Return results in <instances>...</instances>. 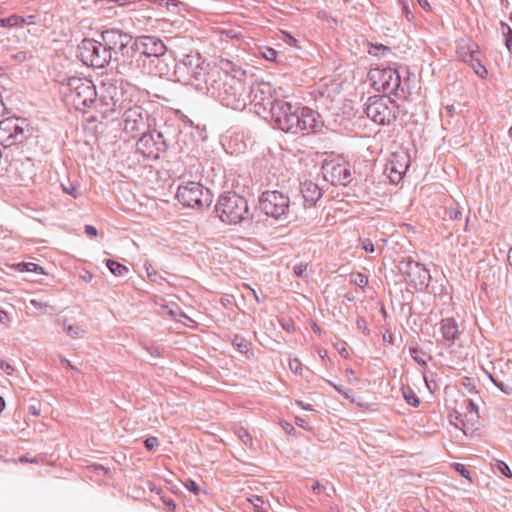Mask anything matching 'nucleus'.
<instances>
[{
    "label": "nucleus",
    "mask_w": 512,
    "mask_h": 512,
    "mask_svg": "<svg viewBox=\"0 0 512 512\" xmlns=\"http://www.w3.org/2000/svg\"><path fill=\"white\" fill-rule=\"evenodd\" d=\"M223 73L216 72L210 77L207 90L223 106L233 110L242 111L245 109L248 100L249 85L240 78L230 75L227 70L232 68V62L221 60Z\"/></svg>",
    "instance_id": "obj_1"
},
{
    "label": "nucleus",
    "mask_w": 512,
    "mask_h": 512,
    "mask_svg": "<svg viewBox=\"0 0 512 512\" xmlns=\"http://www.w3.org/2000/svg\"><path fill=\"white\" fill-rule=\"evenodd\" d=\"M269 116L278 129L292 134L315 132L319 126L320 117L316 111L299 103L292 104L285 98L276 102Z\"/></svg>",
    "instance_id": "obj_2"
},
{
    "label": "nucleus",
    "mask_w": 512,
    "mask_h": 512,
    "mask_svg": "<svg viewBox=\"0 0 512 512\" xmlns=\"http://www.w3.org/2000/svg\"><path fill=\"white\" fill-rule=\"evenodd\" d=\"M137 49L140 56L141 73H155L167 75L170 71L165 62L167 47L164 42L153 35H141L136 37Z\"/></svg>",
    "instance_id": "obj_3"
},
{
    "label": "nucleus",
    "mask_w": 512,
    "mask_h": 512,
    "mask_svg": "<svg viewBox=\"0 0 512 512\" xmlns=\"http://www.w3.org/2000/svg\"><path fill=\"white\" fill-rule=\"evenodd\" d=\"M175 136L176 129L172 127L163 129L157 125L150 132L138 136L136 151L146 160H158L166 155Z\"/></svg>",
    "instance_id": "obj_4"
},
{
    "label": "nucleus",
    "mask_w": 512,
    "mask_h": 512,
    "mask_svg": "<svg viewBox=\"0 0 512 512\" xmlns=\"http://www.w3.org/2000/svg\"><path fill=\"white\" fill-rule=\"evenodd\" d=\"M67 90L65 95L76 110L85 111L95 104L98 93L92 81L81 77H68L61 81Z\"/></svg>",
    "instance_id": "obj_5"
},
{
    "label": "nucleus",
    "mask_w": 512,
    "mask_h": 512,
    "mask_svg": "<svg viewBox=\"0 0 512 512\" xmlns=\"http://www.w3.org/2000/svg\"><path fill=\"white\" fill-rule=\"evenodd\" d=\"M215 212L222 222L238 224L248 219V202L236 192H227L219 197Z\"/></svg>",
    "instance_id": "obj_6"
},
{
    "label": "nucleus",
    "mask_w": 512,
    "mask_h": 512,
    "mask_svg": "<svg viewBox=\"0 0 512 512\" xmlns=\"http://www.w3.org/2000/svg\"><path fill=\"white\" fill-rule=\"evenodd\" d=\"M204 64L205 60L199 53L185 55L175 64L174 75L179 82L198 88L207 83Z\"/></svg>",
    "instance_id": "obj_7"
},
{
    "label": "nucleus",
    "mask_w": 512,
    "mask_h": 512,
    "mask_svg": "<svg viewBox=\"0 0 512 512\" xmlns=\"http://www.w3.org/2000/svg\"><path fill=\"white\" fill-rule=\"evenodd\" d=\"M364 112L378 125H391L397 119L399 105L387 95H375L368 98Z\"/></svg>",
    "instance_id": "obj_8"
},
{
    "label": "nucleus",
    "mask_w": 512,
    "mask_h": 512,
    "mask_svg": "<svg viewBox=\"0 0 512 512\" xmlns=\"http://www.w3.org/2000/svg\"><path fill=\"white\" fill-rule=\"evenodd\" d=\"M124 132L132 138L150 132L157 126V120L153 113L140 105H134L124 110L123 115Z\"/></svg>",
    "instance_id": "obj_9"
},
{
    "label": "nucleus",
    "mask_w": 512,
    "mask_h": 512,
    "mask_svg": "<svg viewBox=\"0 0 512 512\" xmlns=\"http://www.w3.org/2000/svg\"><path fill=\"white\" fill-rule=\"evenodd\" d=\"M31 135L26 119L9 117L0 121V144L5 148L24 143Z\"/></svg>",
    "instance_id": "obj_10"
},
{
    "label": "nucleus",
    "mask_w": 512,
    "mask_h": 512,
    "mask_svg": "<svg viewBox=\"0 0 512 512\" xmlns=\"http://www.w3.org/2000/svg\"><path fill=\"white\" fill-rule=\"evenodd\" d=\"M78 57L87 66L95 69L104 68L111 62V52H108L102 41L85 38L78 46Z\"/></svg>",
    "instance_id": "obj_11"
},
{
    "label": "nucleus",
    "mask_w": 512,
    "mask_h": 512,
    "mask_svg": "<svg viewBox=\"0 0 512 512\" xmlns=\"http://www.w3.org/2000/svg\"><path fill=\"white\" fill-rule=\"evenodd\" d=\"M176 197L184 206L202 208L210 206L213 195L208 188H205L199 182L189 181L179 185Z\"/></svg>",
    "instance_id": "obj_12"
},
{
    "label": "nucleus",
    "mask_w": 512,
    "mask_h": 512,
    "mask_svg": "<svg viewBox=\"0 0 512 512\" xmlns=\"http://www.w3.org/2000/svg\"><path fill=\"white\" fill-rule=\"evenodd\" d=\"M248 99H250V104L254 106L257 114L269 115L276 102L281 98L277 96L275 89L270 83L261 82L249 86Z\"/></svg>",
    "instance_id": "obj_13"
},
{
    "label": "nucleus",
    "mask_w": 512,
    "mask_h": 512,
    "mask_svg": "<svg viewBox=\"0 0 512 512\" xmlns=\"http://www.w3.org/2000/svg\"><path fill=\"white\" fill-rule=\"evenodd\" d=\"M289 197L277 190H267L259 197V208L268 217L281 219L289 211Z\"/></svg>",
    "instance_id": "obj_14"
},
{
    "label": "nucleus",
    "mask_w": 512,
    "mask_h": 512,
    "mask_svg": "<svg viewBox=\"0 0 512 512\" xmlns=\"http://www.w3.org/2000/svg\"><path fill=\"white\" fill-rule=\"evenodd\" d=\"M398 268L405 276L406 281L415 288H425L429 285L431 275L422 263L408 257L400 261Z\"/></svg>",
    "instance_id": "obj_15"
},
{
    "label": "nucleus",
    "mask_w": 512,
    "mask_h": 512,
    "mask_svg": "<svg viewBox=\"0 0 512 512\" xmlns=\"http://www.w3.org/2000/svg\"><path fill=\"white\" fill-rule=\"evenodd\" d=\"M121 69V73L126 75L141 74L140 56L137 49L136 37L131 35V41H127L120 49L119 59L116 60Z\"/></svg>",
    "instance_id": "obj_16"
},
{
    "label": "nucleus",
    "mask_w": 512,
    "mask_h": 512,
    "mask_svg": "<svg viewBox=\"0 0 512 512\" xmlns=\"http://www.w3.org/2000/svg\"><path fill=\"white\" fill-rule=\"evenodd\" d=\"M371 79L374 85H377L378 90H382L386 94L397 95L398 91L403 88L401 87V76L397 69L384 68L374 69L370 72Z\"/></svg>",
    "instance_id": "obj_17"
},
{
    "label": "nucleus",
    "mask_w": 512,
    "mask_h": 512,
    "mask_svg": "<svg viewBox=\"0 0 512 512\" xmlns=\"http://www.w3.org/2000/svg\"><path fill=\"white\" fill-rule=\"evenodd\" d=\"M324 178L334 186H346L351 181L350 166L346 162H326L323 167Z\"/></svg>",
    "instance_id": "obj_18"
},
{
    "label": "nucleus",
    "mask_w": 512,
    "mask_h": 512,
    "mask_svg": "<svg viewBox=\"0 0 512 512\" xmlns=\"http://www.w3.org/2000/svg\"><path fill=\"white\" fill-rule=\"evenodd\" d=\"M101 39L108 52H111V59L118 60L120 49L131 41V34L111 28L101 33Z\"/></svg>",
    "instance_id": "obj_19"
},
{
    "label": "nucleus",
    "mask_w": 512,
    "mask_h": 512,
    "mask_svg": "<svg viewBox=\"0 0 512 512\" xmlns=\"http://www.w3.org/2000/svg\"><path fill=\"white\" fill-rule=\"evenodd\" d=\"M410 166V157L406 153H394L391 155L385 167L390 181L393 184H398L405 175Z\"/></svg>",
    "instance_id": "obj_20"
},
{
    "label": "nucleus",
    "mask_w": 512,
    "mask_h": 512,
    "mask_svg": "<svg viewBox=\"0 0 512 512\" xmlns=\"http://www.w3.org/2000/svg\"><path fill=\"white\" fill-rule=\"evenodd\" d=\"M440 330L447 347H451L458 339L460 332L456 320L452 317L444 318L440 322Z\"/></svg>",
    "instance_id": "obj_21"
},
{
    "label": "nucleus",
    "mask_w": 512,
    "mask_h": 512,
    "mask_svg": "<svg viewBox=\"0 0 512 512\" xmlns=\"http://www.w3.org/2000/svg\"><path fill=\"white\" fill-rule=\"evenodd\" d=\"M456 52L463 62H473L479 53V46L469 38H462L457 42Z\"/></svg>",
    "instance_id": "obj_22"
},
{
    "label": "nucleus",
    "mask_w": 512,
    "mask_h": 512,
    "mask_svg": "<svg viewBox=\"0 0 512 512\" xmlns=\"http://www.w3.org/2000/svg\"><path fill=\"white\" fill-rule=\"evenodd\" d=\"M300 192L303 196L305 205L315 206L322 197V189L313 181L307 180L300 183Z\"/></svg>",
    "instance_id": "obj_23"
},
{
    "label": "nucleus",
    "mask_w": 512,
    "mask_h": 512,
    "mask_svg": "<svg viewBox=\"0 0 512 512\" xmlns=\"http://www.w3.org/2000/svg\"><path fill=\"white\" fill-rule=\"evenodd\" d=\"M110 89H112L113 95H111L110 100L104 104V106H106L104 112L121 113L122 110L126 109L124 103L125 101L123 99V92L114 84H110Z\"/></svg>",
    "instance_id": "obj_24"
},
{
    "label": "nucleus",
    "mask_w": 512,
    "mask_h": 512,
    "mask_svg": "<svg viewBox=\"0 0 512 512\" xmlns=\"http://www.w3.org/2000/svg\"><path fill=\"white\" fill-rule=\"evenodd\" d=\"M463 418L465 421V435H467L469 432H472L475 429V425L478 423L479 420V413L478 411H465L463 413Z\"/></svg>",
    "instance_id": "obj_25"
},
{
    "label": "nucleus",
    "mask_w": 512,
    "mask_h": 512,
    "mask_svg": "<svg viewBox=\"0 0 512 512\" xmlns=\"http://www.w3.org/2000/svg\"><path fill=\"white\" fill-rule=\"evenodd\" d=\"M489 378L494 383V385L498 387L504 394H512V378L500 380L498 377H494L492 375H489Z\"/></svg>",
    "instance_id": "obj_26"
},
{
    "label": "nucleus",
    "mask_w": 512,
    "mask_h": 512,
    "mask_svg": "<svg viewBox=\"0 0 512 512\" xmlns=\"http://www.w3.org/2000/svg\"><path fill=\"white\" fill-rule=\"evenodd\" d=\"M106 265L115 276H124L128 273V268L115 260L108 259Z\"/></svg>",
    "instance_id": "obj_27"
},
{
    "label": "nucleus",
    "mask_w": 512,
    "mask_h": 512,
    "mask_svg": "<svg viewBox=\"0 0 512 512\" xmlns=\"http://www.w3.org/2000/svg\"><path fill=\"white\" fill-rule=\"evenodd\" d=\"M232 345L234 346L235 349H237L240 353L243 354H246L251 348V342L239 335H235V337L232 340Z\"/></svg>",
    "instance_id": "obj_28"
},
{
    "label": "nucleus",
    "mask_w": 512,
    "mask_h": 512,
    "mask_svg": "<svg viewBox=\"0 0 512 512\" xmlns=\"http://www.w3.org/2000/svg\"><path fill=\"white\" fill-rule=\"evenodd\" d=\"M449 420L452 425L463 431V433L465 434V421L463 418V413L455 410L453 413L450 414Z\"/></svg>",
    "instance_id": "obj_29"
},
{
    "label": "nucleus",
    "mask_w": 512,
    "mask_h": 512,
    "mask_svg": "<svg viewBox=\"0 0 512 512\" xmlns=\"http://www.w3.org/2000/svg\"><path fill=\"white\" fill-rule=\"evenodd\" d=\"M500 24L505 46L508 51L512 53V28L504 22H501Z\"/></svg>",
    "instance_id": "obj_30"
},
{
    "label": "nucleus",
    "mask_w": 512,
    "mask_h": 512,
    "mask_svg": "<svg viewBox=\"0 0 512 512\" xmlns=\"http://www.w3.org/2000/svg\"><path fill=\"white\" fill-rule=\"evenodd\" d=\"M248 501L253 506L254 512H268L270 505L266 507L262 497L253 495L251 498H248Z\"/></svg>",
    "instance_id": "obj_31"
},
{
    "label": "nucleus",
    "mask_w": 512,
    "mask_h": 512,
    "mask_svg": "<svg viewBox=\"0 0 512 512\" xmlns=\"http://www.w3.org/2000/svg\"><path fill=\"white\" fill-rule=\"evenodd\" d=\"M349 281L355 286L364 288L368 284V276L360 272L351 273Z\"/></svg>",
    "instance_id": "obj_32"
},
{
    "label": "nucleus",
    "mask_w": 512,
    "mask_h": 512,
    "mask_svg": "<svg viewBox=\"0 0 512 512\" xmlns=\"http://www.w3.org/2000/svg\"><path fill=\"white\" fill-rule=\"evenodd\" d=\"M402 393H403V397H404L405 401L409 405H411L413 407L419 406L420 400L417 397V395L415 394V392L413 391V389H411L410 387L403 388Z\"/></svg>",
    "instance_id": "obj_33"
},
{
    "label": "nucleus",
    "mask_w": 512,
    "mask_h": 512,
    "mask_svg": "<svg viewBox=\"0 0 512 512\" xmlns=\"http://www.w3.org/2000/svg\"><path fill=\"white\" fill-rule=\"evenodd\" d=\"M235 434L243 442V444H245L246 446L252 447V444H253L252 436L250 435V433L248 432V430L246 428L238 427L235 430Z\"/></svg>",
    "instance_id": "obj_34"
},
{
    "label": "nucleus",
    "mask_w": 512,
    "mask_h": 512,
    "mask_svg": "<svg viewBox=\"0 0 512 512\" xmlns=\"http://www.w3.org/2000/svg\"><path fill=\"white\" fill-rule=\"evenodd\" d=\"M62 325H63V328H64L65 332L67 333V335L72 337V338H79L85 332L79 326L67 325V321L66 320L63 321Z\"/></svg>",
    "instance_id": "obj_35"
},
{
    "label": "nucleus",
    "mask_w": 512,
    "mask_h": 512,
    "mask_svg": "<svg viewBox=\"0 0 512 512\" xmlns=\"http://www.w3.org/2000/svg\"><path fill=\"white\" fill-rule=\"evenodd\" d=\"M339 394L343 395L346 399H352L354 392L351 389L345 388L342 385H336L332 381H327Z\"/></svg>",
    "instance_id": "obj_36"
},
{
    "label": "nucleus",
    "mask_w": 512,
    "mask_h": 512,
    "mask_svg": "<svg viewBox=\"0 0 512 512\" xmlns=\"http://www.w3.org/2000/svg\"><path fill=\"white\" fill-rule=\"evenodd\" d=\"M474 69V72L481 78H485L488 74L487 69L481 64L479 59L476 57L473 62H469Z\"/></svg>",
    "instance_id": "obj_37"
},
{
    "label": "nucleus",
    "mask_w": 512,
    "mask_h": 512,
    "mask_svg": "<svg viewBox=\"0 0 512 512\" xmlns=\"http://www.w3.org/2000/svg\"><path fill=\"white\" fill-rule=\"evenodd\" d=\"M61 187L65 193L72 196L74 199H77L81 196L78 187L73 184H69L68 186L65 184H61Z\"/></svg>",
    "instance_id": "obj_38"
},
{
    "label": "nucleus",
    "mask_w": 512,
    "mask_h": 512,
    "mask_svg": "<svg viewBox=\"0 0 512 512\" xmlns=\"http://www.w3.org/2000/svg\"><path fill=\"white\" fill-rule=\"evenodd\" d=\"M111 83H103L102 84V93L100 96V101L104 105L108 100H110L111 95H113L112 89H110Z\"/></svg>",
    "instance_id": "obj_39"
},
{
    "label": "nucleus",
    "mask_w": 512,
    "mask_h": 512,
    "mask_svg": "<svg viewBox=\"0 0 512 512\" xmlns=\"http://www.w3.org/2000/svg\"><path fill=\"white\" fill-rule=\"evenodd\" d=\"M18 26V15L14 14L5 19H0V27Z\"/></svg>",
    "instance_id": "obj_40"
},
{
    "label": "nucleus",
    "mask_w": 512,
    "mask_h": 512,
    "mask_svg": "<svg viewBox=\"0 0 512 512\" xmlns=\"http://www.w3.org/2000/svg\"><path fill=\"white\" fill-rule=\"evenodd\" d=\"M411 357L420 365L426 366V361L420 357V353H422V350L416 347H410L409 349Z\"/></svg>",
    "instance_id": "obj_41"
},
{
    "label": "nucleus",
    "mask_w": 512,
    "mask_h": 512,
    "mask_svg": "<svg viewBox=\"0 0 512 512\" xmlns=\"http://www.w3.org/2000/svg\"><path fill=\"white\" fill-rule=\"evenodd\" d=\"M398 3L400 5L402 13L405 15L406 19L408 21H412L414 19V14L410 10L408 3L405 0H399Z\"/></svg>",
    "instance_id": "obj_42"
},
{
    "label": "nucleus",
    "mask_w": 512,
    "mask_h": 512,
    "mask_svg": "<svg viewBox=\"0 0 512 512\" xmlns=\"http://www.w3.org/2000/svg\"><path fill=\"white\" fill-rule=\"evenodd\" d=\"M38 16L37 15H29L27 17H22L18 15V25L27 24V25H35L37 23Z\"/></svg>",
    "instance_id": "obj_43"
},
{
    "label": "nucleus",
    "mask_w": 512,
    "mask_h": 512,
    "mask_svg": "<svg viewBox=\"0 0 512 512\" xmlns=\"http://www.w3.org/2000/svg\"><path fill=\"white\" fill-rule=\"evenodd\" d=\"M356 326H357V329L360 330L362 333H364L365 335H369L370 331L368 329L367 322L364 317L359 316L357 318Z\"/></svg>",
    "instance_id": "obj_44"
},
{
    "label": "nucleus",
    "mask_w": 512,
    "mask_h": 512,
    "mask_svg": "<svg viewBox=\"0 0 512 512\" xmlns=\"http://www.w3.org/2000/svg\"><path fill=\"white\" fill-rule=\"evenodd\" d=\"M497 467L502 475L506 476L507 478H512V471L505 462L497 461Z\"/></svg>",
    "instance_id": "obj_45"
},
{
    "label": "nucleus",
    "mask_w": 512,
    "mask_h": 512,
    "mask_svg": "<svg viewBox=\"0 0 512 512\" xmlns=\"http://www.w3.org/2000/svg\"><path fill=\"white\" fill-rule=\"evenodd\" d=\"M453 467L462 477L470 480V471L461 463H454Z\"/></svg>",
    "instance_id": "obj_46"
},
{
    "label": "nucleus",
    "mask_w": 512,
    "mask_h": 512,
    "mask_svg": "<svg viewBox=\"0 0 512 512\" xmlns=\"http://www.w3.org/2000/svg\"><path fill=\"white\" fill-rule=\"evenodd\" d=\"M263 57L268 61H276L277 51L273 48L266 47L262 52Z\"/></svg>",
    "instance_id": "obj_47"
},
{
    "label": "nucleus",
    "mask_w": 512,
    "mask_h": 512,
    "mask_svg": "<svg viewBox=\"0 0 512 512\" xmlns=\"http://www.w3.org/2000/svg\"><path fill=\"white\" fill-rule=\"evenodd\" d=\"M449 217L454 221H461L463 219V212L458 208H451L449 210Z\"/></svg>",
    "instance_id": "obj_48"
},
{
    "label": "nucleus",
    "mask_w": 512,
    "mask_h": 512,
    "mask_svg": "<svg viewBox=\"0 0 512 512\" xmlns=\"http://www.w3.org/2000/svg\"><path fill=\"white\" fill-rule=\"evenodd\" d=\"M158 444H159V441H158L157 437H148L144 441V445H145L146 449L149 451L154 450V448L157 447Z\"/></svg>",
    "instance_id": "obj_49"
},
{
    "label": "nucleus",
    "mask_w": 512,
    "mask_h": 512,
    "mask_svg": "<svg viewBox=\"0 0 512 512\" xmlns=\"http://www.w3.org/2000/svg\"><path fill=\"white\" fill-rule=\"evenodd\" d=\"M307 265L303 263L296 264L293 268L294 274L298 277H303L306 273Z\"/></svg>",
    "instance_id": "obj_50"
},
{
    "label": "nucleus",
    "mask_w": 512,
    "mask_h": 512,
    "mask_svg": "<svg viewBox=\"0 0 512 512\" xmlns=\"http://www.w3.org/2000/svg\"><path fill=\"white\" fill-rule=\"evenodd\" d=\"M33 263L32 262H21V263H17L16 265H14L15 269L19 272H31V265Z\"/></svg>",
    "instance_id": "obj_51"
},
{
    "label": "nucleus",
    "mask_w": 512,
    "mask_h": 512,
    "mask_svg": "<svg viewBox=\"0 0 512 512\" xmlns=\"http://www.w3.org/2000/svg\"><path fill=\"white\" fill-rule=\"evenodd\" d=\"M362 248L368 253H373L375 251L374 244L369 238L362 240Z\"/></svg>",
    "instance_id": "obj_52"
},
{
    "label": "nucleus",
    "mask_w": 512,
    "mask_h": 512,
    "mask_svg": "<svg viewBox=\"0 0 512 512\" xmlns=\"http://www.w3.org/2000/svg\"><path fill=\"white\" fill-rule=\"evenodd\" d=\"M185 487L190 491V492H193L194 494H198L199 491H200V488L198 486V484L193 481V480H187V482L185 483Z\"/></svg>",
    "instance_id": "obj_53"
},
{
    "label": "nucleus",
    "mask_w": 512,
    "mask_h": 512,
    "mask_svg": "<svg viewBox=\"0 0 512 512\" xmlns=\"http://www.w3.org/2000/svg\"><path fill=\"white\" fill-rule=\"evenodd\" d=\"M464 407L468 412L478 411V406L471 399L464 400Z\"/></svg>",
    "instance_id": "obj_54"
},
{
    "label": "nucleus",
    "mask_w": 512,
    "mask_h": 512,
    "mask_svg": "<svg viewBox=\"0 0 512 512\" xmlns=\"http://www.w3.org/2000/svg\"><path fill=\"white\" fill-rule=\"evenodd\" d=\"M0 368L8 375H12L14 372V367L4 360L0 362Z\"/></svg>",
    "instance_id": "obj_55"
},
{
    "label": "nucleus",
    "mask_w": 512,
    "mask_h": 512,
    "mask_svg": "<svg viewBox=\"0 0 512 512\" xmlns=\"http://www.w3.org/2000/svg\"><path fill=\"white\" fill-rule=\"evenodd\" d=\"M145 349L153 356L155 357H160L162 355V349L159 348V347H148V346H145Z\"/></svg>",
    "instance_id": "obj_56"
},
{
    "label": "nucleus",
    "mask_w": 512,
    "mask_h": 512,
    "mask_svg": "<svg viewBox=\"0 0 512 512\" xmlns=\"http://www.w3.org/2000/svg\"><path fill=\"white\" fill-rule=\"evenodd\" d=\"M289 367L292 371L298 373V371L301 369V363L298 359L290 360Z\"/></svg>",
    "instance_id": "obj_57"
},
{
    "label": "nucleus",
    "mask_w": 512,
    "mask_h": 512,
    "mask_svg": "<svg viewBox=\"0 0 512 512\" xmlns=\"http://www.w3.org/2000/svg\"><path fill=\"white\" fill-rule=\"evenodd\" d=\"M85 233L88 236L95 237L98 234V230L96 229V227H94L92 225H86L85 226Z\"/></svg>",
    "instance_id": "obj_58"
},
{
    "label": "nucleus",
    "mask_w": 512,
    "mask_h": 512,
    "mask_svg": "<svg viewBox=\"0 0 512 512\" xmlns=\"http://www.w3.org/2000/svg\"><path fill=\"white\" fill-rule=\"evenodd\" d=\"M30 304L36 308V309H45L48 307V305L46 303H43L39 300H36V299H31L30 300Z\"/></svg>",
    "instance_id": "obj_59"
},
{
    "label": "nucleus",
    "mask_w": 512,
    "mask_h": 512,
    "mask_svg": "<svg viewBox=\"0 0 512 512\" xmlns=\"http://www.w3.org/2000/svg\"><path fill=\"white\" fill-rule=\"evenodd\" d=\"M463 386H465L470 392H475V385L472 383L470 378L465 377L463 379Z\"/></svg>",
    "instance_id": "obj_60"
},
{
    "label": "nucleus",
    "mask_w": 512,
    "mask_h": 512,
    "mask_svg": "<svg viewBox=\"0 0 512 512\" xmlns=\"http://www.w3.org/2000/svg\"><path fill=\"white\" fill-rule=\"evenodd\" d=\"M319 18L325 19L329 23L337 24V20L332 16L327 15L326 12H319Z\"/></svg>",
    "instance_id": "obj_61"
},
{
    "label": "nucleus",
    "mask_w": 512,
    "mask_h": 512,
    "mask_svg": "<svg viewBox=\"0 0 512 512\" xmlns=\"http://www.w3.org/2000/svg\"><path fill=\"white\" fill-rule=\"evenodd\" d=\"M0 322L6 324L9 322V315L6 311L0 309Z\"/></svg>",
    "instance_id": "obj_62"
},
{
    "label": "nucleus",
    "mask_w": 512,
    "mask_h": 512,
    "mask_svg": "<svg viewBox=\"0 0 512 512\" xmlns=\"http://www.w3.org/2000/svg\"><path fill=\"white\" fill-rule=\"evenodd\" d=\"M163 502L171 511H173L176 508V503L171 498L163 499Z\"/></svg>",
    "instance_id": "obj_63"
},
{
    "label": "nucleus",
    "mask_w": 512,
    "mask_h": 512,
    "mask_svg": "<svg viewBox=\"0 0 512 512\" xmlns=\"http://www.w3.org/2000/svg\"><path fill=\"white\" fill-rule=\"evenodd\" d=\"M323 489L324 487L318 481H316L312 486L313 492L317 494H319Z\"/></svg>",
    "instance_id": "obj_64"
}]
</instances>
